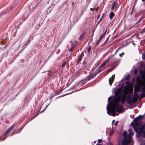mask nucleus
<instances>
[{"label": "nucleus", "mask_w": 145, "mask_h": 145, "mask_svg": "<svg viewBox=\"0 0 145 145\" xmlns=\"http://www.w3.org/2000/svg\"><path fill=\"white\" fill-rule=\"evenodd\" d=\"M125 84L126 86L124 88L123 93L122 96L123 91L122 89L124 85L123 84L121 85V88L117 89L115 92V98L109 97L108 98V104L107 105L106 110L108 115L115 116L116 111L118 112H123V109L122 106L120 105V102L121 100L122 103H124L128 93H131L133 92V84L128 82H126Z\"/></svg>", "instance_id": "nucleus-1"}, {"label": "nucleus", "mask_w": 145, "mask_h": 145, "mask_svg": "<svg viewBox=\"0 0 145 145\" xmlns=\"http://www.w3.org/2000/svg\"><path fill=\"white\" fill-rule=\"evenodd\" d=\"M128 135L127 131H125L122 134L123 140L118 143V145H133V141L131 136L133 132L130 130H129Z\"/></svg>", "instance_id": "nucleus-2"}, {"label": "nucleus", "mask_w": 145, "mask_h": 145, "mask_svg": "<svg viewBox=\"0 0 145 145\" xmlns=\"http://www.w3.org/2000/svg\"><path fill=\"white\" fill-rule=\"evenodd\" d=\"M111 57H109L99 67L98 69L96 70L93 74L91 75L88 76L86 79L87 81H88L94 78L96 74L100 72L103 70L104 69L106 68L105 67L106 64L107 62L110 59H111Z\"/></svg>", "instance_id": "nucleus-3"}, {"label": "nucleus", "mask_w": 145, "mask_h": 145, "mask_svg": "<svg viewBox=\"0 0 145 145\" xmlns=\"http://www.w3.org/2000/svg\"><path fill=\"white\" fill-rule=\"evenodd\" d=\"M143 117V116L140 115L134 120L133 122L132 123L134 124V125L132 126L134 127V129L135 128H136L137 129H139L141 126V125L142 123V121L140 120V119ZM134 130H135V129Z\"/></svg>", "instance_id": "nucleus-4"}, {"label": "nucleus", "mask_w": 145, "mask_h": 145, "mask_svg": "<svg viewBox=\"0 0 145 145\" xmlns=\"http://www.w3.org/2000/svg\"><path fill=\"white\" fill-rule=\"evenodd\" d=\"M135 129V131L140 136L145 137V124L144 125H141L139 129L136 128Z\"/></svg>", "instance_id": "nucleus-5"}, {"label": "nucleus", "mask_w": 145, "mask_h": 145, "mask_svg": "<svg viewBox=\"0 0 145 145\" xmlns=\"http://www.w3.org/2000/svg\"><path fill=\"white\" fill-rule=\"evenodd\" d=\"M14 125L13 124L12 126H11L6 131L5 134V138L2 140L3 141L4 140L5 138H6L7 137V135L8 133L11 131L12 129L14 127Z\"/></svg>", "instance_id": "nucleus-6"}, {"label": "nucleus", "mask_w": 145, "mask_h": 145, "mask_svg": "<svg viewBox=\"0 0 145 145\" xmlns=\"http://www.w3.org/2000/svg\"><path fill=\"white\" fill-rule=\"evenodd\" d=\"M114 75H112L111 78H110L109 80V84L110 85V86L111 85V84H112V82H113L114 79Z\"/></svg>", "instance_id": "nucleus-7"}, {"label": "nucleus", "mask_w": 145, "mask_h": 145, "mask_svg": "<svg viewBox=\"0 0 145 145\" xmlns=\"http://www.w3.org/2000/svg\"><path fill=\"white\" fill-rule=\"evenodd\" d=\"M116 2L115 1L112 4V7L111 8L112 10H114L116 8Z\"/></svg>", "instance_id": "nucleus-8"}, {"label": "nucleus", "mask_w": 145, "mask_h": 145, "mask_svg": "<svg viewBox=\"0 0 145 145\" xmlns=\"http://www.w3.org/2000/svg\"><path fill=\"white\" fill-rule=\"evenodd\" d=\"M114 14L112 12H111L109 14V18L110 19H112V18L114 16Z\"/></svg>", "instance_id": "nucleus-9"}, {"label": "nucleus", "mask_w": 145, "mask_h": 145, "mask_svg": "<svg viewBox=\"0 0 145 145\" xmlns=\"http://www.w3.org/2000/svg\"><path fill=\"white\" fill-rule=\"evenodd\" d=\"M114 120H113L112 122V125H113L117 126L118 125V121H116L114 123Z\"/></svg>", "instance_id": "nucleus-10"}, {"label": "nucleus", "mask_w": 145, "mask_h": 145, "mask_svg": "<svg viewBox=\"0 0 145 145\" xmlns=\"http://www.w3.org/2000/svg\"><path fill=\"white\" fill-rule=\"evenodd\" d=\"M110 135H112L114 133V131L113 130V128L112 127V128L111 127L110 128Z\"/></svg>", "instance_id": "nucleus-11"}, {"label": "nucleus", "mask_w": 145, "mask_h": 145, "mask_svg": "<svg viewBox=\"0 0 145 145\" xmlns=\"http://www.w3.org/2000/svg\"><path fill=\"white\" fill-rule=\"evenodd\" d=\"M85 33H82L80 36L79 38V39L80 40H81L83 38L84 35Z\"/></svg>", "instance_id": "nucleus-12"}, {"label": "nucleus", "mask_w": 145, "mask_h": 145, "mask_svg": "<svg viewBox=\"0 0 145 145\" xmlns=\"http://www.w3.org/2000/svg\"><path fill=\"white\" fill-rule=\"evenodd\" d=\"M101 39H99L96 40V45H98L99 43L101 41Z\"/></svg>", "instance_id": "nucleus-13"}, {"label": "nucleus", "mask_w": 145, "mask_h": 145, "mask_svg": "<svg viewBox=\"0 0 145 145\" xmlns=\"http://www.w3.org/2000/svg\"><path fill=\"white\" fill-rule=\"evenodd\" d=\"M74 45H73L72 46H71L70 49H69V50L70 52H72V49L74 47Z\"/></svg>", "instance_id": "nucleus-14"}, {"label": "nucleus", "mask_w": 145, "mask_h": 145, "mask_svg": "<svg viewBox=\"0 0 145 145\" xmlns=\"http://www.w3.org/2000/svg\"><path fill=\"white\" fill-rule=\"evenodd\" d=\"M106 31V30L105 31V32L104 33V34L103 35H101L100 36V38L99 39H101H101L102 38L105 36V34Z\"/></svg>", "instance_id": "nucleus-15"}, {"label": "nucleus", "mask_w": 145, "mask_h": 145, "mask_svg": "<svg viewBox=\"0 0 145 145\" xmlns=\"http://www.w3.org/2000/svg\"><path fill=\"white\" fill-rule=\"evenodd\" d=\"M142 58L143 59H145V55L144 54H142Z\"/></svg>", "instance_id": "nucleus-16"}, {"label": "nucleus", "mask_w": 145, "mask_h": 145, "mask_svg": "<svg viewBox=\"0 0 145 145\" xmlns=\"http://www.w3.org/2000/svg\"><path fill=\"white\" fill-rule=\"evenodd\" d=\"M114 67H112L111 68L107 70L108 73L110 71L113 70V69H114Z\"/></svg>", "instance_id": "nucleus-17"}, {"label": "nucleus", "mask_w": 145, "mask_h": 145, "mask_svg": "<svg viewBox=\"0 0 145 145\" xmlns=\"http://www.w3.org/2000/svg\"><path fill=\"white\" fill-rule=\"evenodd\" d=\"M129 78V75H127L125 78V80H127Z\"/></svg>", "instance_id": "nucleus-18"}, {"label": "nucleus", "mask_w": 145, "mask_h": 145, "mask_svg": "<svg viewBox=\"0 0 145 145\" xmlns=\"http://www.w3.org/2000/svg\"><path fill=\"white\" fill-rule=\"evenodd\" d=\"M124 55V53L123 52L122 53H121V54H119V56H120V57H121Z\"/></svg>", "instance_id": "nucleus-19"}, {"label": "nucleus", "mask_w": 145, "mask_h": 145, "mask_svg": "<svg viewBox=\"0 0 145 145\" xmlns=\"http://www.w3.org/2000/svg\"><path fill=\"white\" fill-rule=\"evenodd\" d=\"M66 64V62H65L62 64V66L63 67L65 66V65Z\"/></svg>", "instance_id": "nucleus-20"}, {"label": "nucleus", "mask_w": 145, "mask_h": 145, "mask_svg": "<svg viewBox=\"0 0 145 145\" xmlns=\"http://www.w3.org/2000/svg\"><path fill=\"white\" fill-rule=\"evenodd\" d=\"M91 50V48L90 47H89L87 49V51L88 52H89Z\"/></svg>", "instance_id": "nucleus-21"}, {"label": "nucleus", "mask_w": 145, "mask_h": 145, "mask_svg": "<svg viewBox=\"0 0 145 145\" xmlns=\"http://www.w3.org/2000/svg\"><path fill=\"white\" fill-rule=\"evenodd\" d=\"M39 114V113H38L37 114H36V115H35V116H34V117H33V119L35 117H36V116H37Z\"/></svg>", "instance_id": "nucleus-22"}, {"label": "nucleus", "mask_w": 145, "mask_h": 145, "mask_svg": "<svg viewBox=\"0 0 145 145\" xmlns=\"http://www.w3.org/2000/svg\"><path fill=\"white\" fill-rule=\"evenodd\" d=\"M81 60V57H80V58H79L78 60V61L79 62H80Z\"/></svg>", "instance_id": "nucleus-23"}, {"label": "nucleus", "mask_w": 145, "mask_h": 145, "mask_svg": "<svg viewBox=\"0 0 145 145\" xmlns=\"http://www.w3.org/2000/svg\"><path fill=\"white\" fill-rule=\"evenodd\" d=\"M137 70L136 69H135L134 71V73L135 74L137 73Z\"/></svg>", "instance_id": "nucleus-24"}, {"label": "nucleus", "mask_w": 145, "mask_h": 145, "mask_svg": "<svg viewBox=\"0 0 145 145\" xmlns=\"http://www.w3.org/2000/svg\"><path fill=\"white\" fill-rule=\"evenodd\" d=\"M124 79L123 78L122 79L121 81L120 82V83H121V82L123 81L124 80Z\"/></svg>", "instance_id": "nucleus-25"}, {"label": "nucleus", "mask_w": 145, "mask_h": 145, "mask_svg": "<svg viewBox=\"0 0 145 145\" xmlns=\"http://www.w3.org/2000/svg\"><path fill=\"white\" fill-rule=\"evenodd\" d=\"M101 139H99L98 140V142H101Z\"/></svg>", "instance_id": "nucleus-26"}, {"label": "nucleus", "mask_w": 145, "mask_h": 145, "mask_svg": "<svg viewBox=\"0 0 145 145\" xmlns=\"http://www.w3.org/2000/svg\"><path fill=\"white\" fill-rule=\"evenodd\" d=\"M90 10H94V9H93V8H90Z\"/></svg>", "instance_id": "nucleus-27"}, {"label": "nucleus", "mask_w": 145, "mask_h": 145, "mask_svg": "<svg viewBox=\"0 0 145 145\" xmlns=\"http://www.w3.org/2000/svg\"><path fill=\"white\" fill-rule=\"evenodd\" d=\"M101 20H102V18H101L100 19L98 23H99L101 21Z\"/></svg>", "instance_id": "nucleus-28"}, {"label": "nucleus", "mask_w": 145, "mask_h": 145, "mask_svg": "<svg viewBox=\"0 0 145 145\" xmlns=\"http://www.w3.org/2000/svg\"><path fill=\"white\" fill-rule=\"evenodd\" d=\"M118 50V49H117V50H116V52H115V54H116V53H117V52Z\"/></svg>", "instance_id": "nucleus-29"}, {"label": "nucleus", "mask_w": 145, "mask_h": 145, "mask_svg": "<svg viewBox=\"0 0 145 145\" xmlns=\"http://www.w3.org/2000/svg\"><path fill=\"white\" fill-rule=\"evenodd\" d=\"M143 32H145V29H144L143 30Z\"/></svg>", "instance_id": "nucleus-30"}, {"label": "nucleus", "mask_w": 145, "mask_h": 145, "mask_svg": "<svg viewBox=\"0 0 145 145\" xmlns=\"http://www.w3.org/2000/svg\"><path fill=\"white\" fill-rule=\"evenodd\" d=\"M28 42V43H29V40H28L27 41V43Z\"/></svg>", "instance_id": "nucleus-31"}, {"label": "nucleus", "mask_w": 145, "mask_h": 145, "mask_svg": "<svg viewBox=\"0 0 145 145\" xmlns=\"http://www.w3.org/2000/svg\"><path fill=\"white\" fill-rule=\"evenodd\" d=\"M142 1H144L145 0H142Z\"/></svg>", "instance_id": "nucleus-32"}, {"label": "nucleus", "mask_w": 145, "mask_h": 145, "mask_svg": "<svg viewBox=\"0 0 145 145\" xmlns=\"http://www.w3.org/2000/svg\"><path fill=\"white\" fill-rule=\"evenodd\" d=\"M96 141H95L94 142V143H96Z\"/></svg>", "instance_id": "nucleus-33"}, {"label": "nucleus", "mask_w": 145, "mask_h": 145, "mask_svg": "<svg viewBox=\"0 0 145 145\" xmlns=\"http://www.w3.org/2000/svg\"><path fill=\"white\" fill-rule=\"evenodd\" d=\"M120 84H118V86H120Z\"/></svg>", "instance_id": "nucleus-34"}, {"label": "nucleus", "mask_w": 145, "mask_h": 145, "mask_svg": "<svg viewBox=\"0 0 145 145\" xmlns=\"http://www.w3.org/2000/svg\"><path fill=\"white\" fill-rule=\"evenodd\" d=\"M96 11L97 12V10H96Z\"/></svg>", "instance_id": "nucleus-35"}, {"label": "nucleus", "mask_w": 145, "mask_h": 145, "mask_svg": "<svg viewBox=\"0 0 145 145\" xmlns=\"http://www.w3.org/2000/svg\"><path fill=\"white\" fill-rule=\"evenodd\" d=\"M144 29H145V28H144Z\"/></svg>", "instance_id": "nucleus-36"}, {"label": "nucleus", "mask_w": 145, "mask_h": 145, "mask_svg": "<svg viewBox=\"0 0 145 145\" xmlns=\"http://www.w3.org/2000/svg\"><path fill=\"white\" fill-rule=\"evenodd\" d=\"M100 145L99 144V145Z\"/></svg>", "instance_id": "nucleus-37"}]
</instances>
